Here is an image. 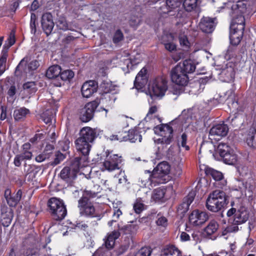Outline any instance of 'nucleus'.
Returning <instances> with one entry per match:
<instances>
[{
	"label": "nucleus",
	"mask_w": 256,
	"mask_h": 256,
	"mask_svg": "<svg viewBox=\"0 0 256 256\" xmlns=\"http://www.w3.org/2000/svg\"><path fill=\"white\" fill-rule=\"evenodd\" d=\"M196 66L191 60H184L174 68L170 72L172 82L182 86H185L188 81V74L193 72Z\"/></svg>",
	"instance_id": "obj_1"
},
{
	"label": "nucleus",
	"mask_w": 256,
	"mask_h": 256,
	"mask_svg": "<svg viewBox=\"0 0 256 256\" xmlns=\"http://www.w3.org/2000/svg\"><path fill=\"white\" fill-rule=\"evenodd\" d=\"M96 196V193L90 190L84 192L82 197L78 201V208L81 216L88 218H97L100 220L103 216L102 214L96 212L91 199Z\"/></svg>",
	"instance_id": "obj_2"
},
{
	"label": "nucleus",
	"mask_w": 256,
	"mask_h": 256,
	"mask_svg": "<svg viewBox=\"0 0 256 256\" xmlns=\"http://www.w3.org/2000/svg\"><path fill=\"white\" fill-rule=\"evenodd\" d=\"M96 130L90 127H84L81 130L80 136L75 141L77 150L82 154L81 156H86L88 158L91 148L90 144L96 138Z\"/></svg>",
	"instance_id": "obj_3"
},
{
	"label": "nucleus",
	"mask_w": 256,
	"mask_h": 256,
	"mask_svg": "<svg viewBox=\"0 0 256 256\" xmlns=\"http://www.w3.org/2000/svg\"><path fill=\"white\" fill-rule=\"evenodd\" d=\"M88 159L86 156L75 158L69 166H65L61 170L60 178L67 182H71L76 177L80 169L88 166Z\"/></svg>",
	"instance_id": "obj_4"
},
{
	"label": "nucleus",
	"mask_w": 256,
	"mask_h": 256,
	"mask_svg": "<svg viewBox=\"0 0 256 256\" xmlns=\"http://www.w3.org/2000/svg\"><path fill=\"white\" fill-rule=\"evenodd\" d=\"M228 203V196L225 192L217 190L209 194L206 202V207L212 212H218L224 208Z\"/></svg>",
	"instance_id": "obj_5"
},
{
	"label": "nucleus",
	"mask_w": 256,
	"mask_h": 256,
	"mask_svg": "<svg viewBox=\"0 0 256 256\" xmlns=\"http://www.w3.org/2000/svg\"><path fill=\"white\" fill-rule=\"evenodd\" d=\"M245 19L242 15L234 18L230 26V44L237 46L240 42L244 30Z\"/></svg>",
	"instance_id": "obj_6"
},
{
	"label": "nucleus",
	"mask_w": 256,
	"mask_h": 256,
	"mask_svg": "<svg viewBox=\"0 0 256 256\" xmlns=\"http://www.w3.org/2000/svg\"><path fill=\"white\" fill-rule=\"evenodd\" d=\"M170 166L166 162L158 164L152 172V182L162 184L169 181Z\"/></svg>",
	"instance_id": "obj_7"
},
{
	"label": "nucleus",
	"mask_w": 256,
	"mask_h": 256,
	"mask_svg": "<svg viewBox=\"0 0 256 256\" xmlns=\"http://www.w3.org/2000/svg\"><path fill=\"white\" fill-rule=\"evenodd\" d=\"M50 212L56 220H63L67 214V210L64 202L56 198H52L48 201Z\"/></svg>",
	"instance_id": "obj_8"
},
{
	"label": "nucleus",
	"mask_w": 256,
	"mask_h": 256,
	"mask_svg": "<svg viewBox=\"0 0 256 256\" xmlns=\"http://www.w3.org/2000/svg\"><path fill=\"white\" fill-rule=\"evenodd\" d=\"M232 208L227 212L228 217H233L232 220L237 224H240L246 222L249 218V212L245 206H241L240 208L236 205L234 202H231Z\"/></svg>",
	"instance_id": "obj_9"
},
{
	"label": "nucleus",
	"mask_w": 256,
	"mask_h": 256,
	"mask_svg": "<svg viewBox=\"0 0 256 256\" xmlns=\"http://www.w3.org/2000/svg\"><path fill=\"white\" fill-rule=\"evenodd\" d=\"M150 128L151 126H147L144 122H141L137 126L128 131V138L125 140H128L131 142H136L137 141L141 142L142 134H145L146 131Z\"/></svg>",
	"instance_id": "obj_10"
},
{
	"label": "nucleus",
	"mask_w": 256,
	"mask_h": 256,
	"mask_svg": "<svg viewBox=\"0 0 256 256\" xmlns=\"http://www.w3.org/2000/svg\"><path fill=\"white\" fill-rule=\"evenodd\" d=\"M168 90L167 82L161 77L155 78L150 87V92L156 96H162Z\"/></svg>",
	"instance_id": "obj_11"
},
{
	"label": "nucleus",
	"mask_w": 256,
	"mask_h": 256,
	"mask_svg": "<svg viewBox=\"0 0 256 256\" xmlns=\"http://www.w3.org/2000/svg\"><path fill=\"white\" fill-rule=\"evenodd\" d=\"M98 106L96 101L88 102L79 110L80 118L82 122L90 121L94 116V112Z\"/></svg>",
	"instance_id": "obj_12"
},
{
	"label": "nucleus",
	"mask_w": 256,
	"mask_h": 256,
	"mask_svg": "<svg viewBox=\"0 0 256 256\" xmlns=\"http://www.w3.org/2000/svg\"><path fill=\"white\" fill-rule=\"evenodd\" d=\"M122 162L121 156H118V154H108L103 162V168L104 170H107L108 172L118 170L120 169L119 165Z\"/></svg>",
	"instance_id": "obj_13"
},
{
	"label": "nucleus",
	"mask_w": 256,
	"mask_h": 256,
	"mask_svg": "<svg viewBox=\"0 0 256 256\" xmlns=\"http://www.w3.org/2000/svg\"><path fill=\"white\" fill-rule=\"evenodd\" d=\"M208 219V214L198 210H193L189 216L190 224L194 226L203 224Z\"/></svg>",
	"instance_id": "obj_14"
},
{
	"label": "nucleus",
	"mask_w": 256,
	"mask_h": 256,
	"mask_svg": "<svg viewBox=\"0 0 256 256\" xmlns=\"http://www.w3.org/2000/svg\"><path fill=\"white\" fill-rule=\"evenodd\" d=\"M228 132V127L224 122L214 125L209 132L208 138L212 140L216 139L215 136L222 137L226 136Z\"/></svg>",
	"instance_id": "obj_15"
},
{
	"label": "nucleus",
	"mask_w": 256,
	"mask_h": 256,
	"mask_svg": "<svg viewBox=\"0 0 256 256\" xmlns=\"http://www.w3.org/2000/svg\"><path fill=\"white\" fill-rule=\"evenodd\" d=\"M244 140L248 146L252 148L256 147V124H252V126L248 129L243 134Z\"/></svg>",
	"instance_id": "obj_16"
},
{
	"label": "nucleus",
	"mask_w": 256,
	"mask_h": 256,
	"mask_svg": "<svg viewBox=\"0 0 256 256\" xmlns=\"http://www.w3.org/2000/svg\"><path fill=\"white\" fill-rule=\"evenodd\" d=\"M41 24L44 31L47 36H48L51 33L54 26L52 15L50 13L43 14L42 17Z\"/></svg>",
	"instance_id": "obj_17"
},
{
	"label": "nucleus",
	"mask_w": 256,
	"mask_h": 256,
	"mask_svg": "<svg viewBox=\"0 0 256 256\" xmlns=\"http://www.w3.org/2000/svg\"><path fill=\"white\" fill-rule=\"evenodd\" d=\"M97 88L98 86L95 81L90 80L86 82L82 86V94L84 98H90L96 92Z\"/></svg>",
	"instance_id": "obj_18"
},
{
	"label": "nucleus",
	"mask_w": 256,
	"mask_h": 256,
	"mask_svg": "<svg viewBox=\"0 0 256 256\" xmlns=\"http://www.w3.org/2000/svg\"><path fill=\"white\" fill-rule=\"evenodd\" d=\"M148 81L146 70L143 68L136 75L134 82V86L138 90L142 89L147 84Z\"/></svg>",
	"instance_id": "obj_19"
},
{
	"label": "nucleus",
	"mask_w": 256,
	"mask_h": 256,
	"mask_svg": "<svg viewBox=\"0 0 256 256\" xmlns=\"http://www.w3.org/2000/svg\"><path fill=\"white\" fill-rule=\"evenodd\" d=\"M215 18L208 17L203 18L200 23V28L204 32L210 33L214 29L216 26Z\"/></svg>",
	"instance_id": "obj_20"
},
{
	"label": "nucleus",
	"mask_w": 256,
	"mask_h": 256,
	"mask_svg": "<svg viewBox=\"0 0 256 256\" xmlns=\"http://www.w3.org/2000/svg\"><path fill=\"white\" fill-rule=\"evenodd\" d=\"M174 123V121H172L168 124H162L159 126H157L154 128V132L155 133H156L158 132H160L162 133V132L163 134H161L162 136L173 134L174 130L172 126Z\"/></svg>",
	"instance_id": "obj_21"
},
{
	"label": "nucleus",
	"mask_w": 256,
	"mask_h": 256,
	"mask_svg": "<svg viewBox=\"0 0 256 256\" xmlns=\"http://www.w3.org/2000/svg\"><path fill=\"white\" fill-rule=\"evenodd\" d=\"M120 236V233L118 230H114L108 233L104 239L106 247L108 249L112 248L115 244V240Z\"/></svg>",
	"instance_id": "obj_22"
},
{
	"label": "nucleus",
	"mask_w": 256,
	"mask_h": 256,
	"mask_svg": "<svg viewBox=\"0 0 256 256\" xmlns=\"http://www.w3.org/2000/svg\"><path fill=\"white\" fill-rule=\"evenodd\" d=\"M152 174L149 173L148 175L144 174L139 178L138 182L140 186L142 187H154L158 186V184L152 182Z\"/></svg>",
	"instance_id": "obj_23"
},
{
	"label": "nucleus",
	"mask_w": 256,
	"mask_h": 256,
	"mask_svg": "<svg viewBox=\"0 0 256 256\" xmlns=\"http://www.w3.org/2000/svg\"><path fill=\"white\" fill-rule=\"evenodd\" d=\"M174 36L172 34H167L162 36V42L164 45L166 50L172 52L176 50V46L172 41L174 40Z\"/></svg>",
	"instance_id": "obj_24"
},
{
	"label": "nucleus",
	"mask_w": 256,
	"mask_h": 256,
	"mask_svg": "<svg viewBox=\"0 0 256 256\" xmlns=\"http://www.w3.org/2000/svg\"><path fill=\"white\" fill-rule=\"evenodd\" d=\"M196 196L194 191L190 192L188 196L184 198L182 203L178 206L179 210H182L183 212H186L190 206L193 202Z\"/></svg>",
	"instance_id": "obj_25"
},
{
	"label": "nucleus",
	"mask_w": 256,
	"mask_h": 256,
	"mask_svg": "<svg viewBox=\"0 0 256 256\" xmlns=\"http://www.w3.org/2000/svg\"><path fill=\"white\" fill-rule=\"evenodd\" d=\"M161 256H182L180 251L175 246L171 245L164 248L160 254Z\"/></svg>",
	"instance_id": "obj_26"
},
{
	"label": "nucleus",
	"mask_w": 256,
	"mask_h": 256,
	"mask_svg": "<svg viewBox=\"0 0 256 256\" xmlns=\"http://www.w3.org/2000/svg\"><path fill=\"white\" fill-rule=\"evenodd\" d=\"M30 110L24 107L16 109L14 112V118L15 120L20 121L24 120L26 116L30 114Z\"/></svg>",
	"instance_id": "obj_27"
},
{
	"label": "nucleus",
	"mask_w": 256,
	"mask_h": 256,
	"mask_svg": "<svg viewBox=\"0 0 256 256\" xmlns=\"http://www.w3.org/2000/svg\"><path fill=\"white\" fill-rule=\"evenodd\" d=\"M189 86L191 88L189 90V92L192 94H198L204 88V84L200 80L194 81L190 83Z\"/></svg>",
	"instance_id": "obj_28"
},
{
	"label": "nucleus",
	"mask_w": 256,
	"mask_h": 256,
	"mask_svg": "<svg viewBox=\"0 0 256 256\" xmlns=\"http://www.w3.org/2000/svg\"><path fill=\"white\" fill-rule=\"evenodd\" d=\"M22 194V190H19L15 195H12L10 197L6 200L8 205L11 207L16 206L21 200Z\"/></svg>",
	"instance_id": "obj_29"
},
{
	"label": "nucleus",
	"mask_w": 256,
	"mask_h": 256,
	"mask_svg": "<svg viewBox=\"0 0 256 256\" xmlns=\"http://www.w3.org/2000/svg\"><path fill=\"white\" fill-rule=\"evenodd\" d=\"M224 162L228 164L234 165L238 161V156L232 150L222 158Z\"/></svg>",
	"instance_id": "obj_30"
},
{
	"label": "nucleus",
	"mask_w": 256,
	"mask_h": 256,
	"mask_svg": "<svg viewBox=\"0 0 256 256\" xmlns=\"http://www.w3.org/2000/svg\"><path fill=\"white\" fill-rule=\"evenodd\" d=\"M218 228V223L214 220H211L204 228V232L208 236L214 234Z\"/></svg>",
	"instance_id": "obj_31"
},
{
	"label": "nucleus",
	"mask_w": 256,
	"mask_h": 256,
	"mask_svg": "<svg viewBox=\"0 0 256 256\" xmlns=\"http://www.w3.org/2000/svg\"><path fill=\"white\" fill-rule=\"evenodd\" d=\"M61 68L58 65L50 66L46 71V76L48 78H54L58 76L60 74Z\"/></svg>",
	"instance_id": "obj_32"
},
{
	"label": "nucleus",
	"mask_w": 256,
	"mask_h": 256,
	"mask_svg": "<svg viewBox=\"0 0 256 256\" xmlns=\"http://www.w3.org/2000/svg\"><path fill=\"white\" fill-rule=\"evenodd\" d=\"M16 42L15 38V32L12 30L10 32L8 38L6 41L4 46L2 52L8 53V50Z\"/></svg>",
	"instance_id": "obj_33"
},
{
	"label": "nucleus",
	"mask_w": 256,
	"mask_h": 256,
	"mask_svg": "<svg viewBox=\"0 0 256 256\" xmlns=\"http://www.w3.org/2000/svg\"><path fill=\"white\" fill-rule=\"evenodd\" d=\"M116 88L110 81L104 80L100 84V88L104 93L107 94L114 91Z\"/></svg>",
	"instance_id": "obj_34"
},
{
	"label": "nucleus",
	"mask_w": 256,
	"mask_h": 256,
	"mask_svg": "<svg viewBox=\"0 0 256 256\" xmlns=\"http://www.w3.org/2000/svg\"><path fill=\"white\" fill-rule=\"evenodd\" d=\"M232 150L228 144L220 142L218 145L216 152L219 154L220 156L222 158H223L226 154H227Z\"/></svg>",
	"instance_id": "obj_35"
},
{
	"label": "nucleus",
	"mask_w": 256,
	"mask_h": 256,
	"mask_svg": "<svg viewBox=\"0 0 256 256\" xmlns=\"http://www.w3.org/2000/svg\"><path fill=\"white\" fill-rule=\"evenodd\" d=\"M31 145L29 142L24 143L22 146V152L20 154L24 160H30L32 158V154L30 151Z\"/></svg>",
	"instance_id": "obj_36"
},
{
	"label": "nucleus",
	"mask_w": 256,
	"mask_h": 256,
	"mask_svg": "<svg viewBox=\"0 0 256 256\" xmlns=\"http://www.w3.org/2000/svg\"><path fill=\"white\" fill-rule=\"evenodd\" d=\"M245 188L246 189V195L248 198L252 197V194L256 188V183L255 181L250 179L248 182H246Z\"/></svg>",
	"instance_id": "obj_37"
},
{
	"label": "nucleus",
	"mask_w": 256,
	"mask_h": 256,
	"mask_svg": "<svg viewBox=\"0 0 256 256\" xmlns=\"http://www.w3.org/2000/svg\"><path fill=\"white\" fill-rule=\"evenodd\" d=\"M221 75L225 78L224 80L228 81L233 79L234 77V71L232 66H227L226 68L222 69Z\"/></svg>",
	"instance_id": "obj_38"
},
{
	"label": "nucleus",
	"mask_w": 256,
	"mask_h": 256,
	"mask_svg": "<svg viewBox=\"0 0 256 256\" xmlns=\"http://www.w3.org/2000/svg\"><path fill=\"white\" fill-rule=\"evenodd\" d=\"M166 190L160 188H156L154 190L152 194V200L156 202L162 200L165 194Z\"/></svg>",
	"instance_id": "obj_39"
},
{
	"label": "nucleus",
	"mask_w": 256,
	"mask_h": 256,
	"mask_svg": "<svg viewBox=\"0 0 256 256\" xmlns=\"http://www.w3.org/2000/svg\"><path fill=\"white\" fill-rule=\"evenodd\" d=\"M205 172L207 175L211 176L216 180V182L220 180V179L223 178V175L222 172L210 168H206Z\"/></svg>",
	"instance_id": "obj_40"
},
{
	"label": "nucleus",
	"mask_w": 256,
	"mask_h": 256,
	"mask_svg": "<svg viewBox=\"0 0 256 256\" xmlns=\"http://www.w3.org/2000/svg\"><path fill=\"white\" fill-rule=\"evenodd\" d=\"M23 89L25 92L31 94L35 93L37 90L36 82H28L24 83L23 85Z\"/></svg>",
	"instance_id": "obj_41"
},
{
	"label": "nucleus",
	"mask_w": 256,
	"mask_h": 256,
	"mask_svg": "<svg viewBox=\"0 0 256 256\" xmlns=\"http://www.w3.org/2000/svg\"><path fill=\"white\" fill-rule=\"evenodd\" d=\"M230 219L229 220V223L230 222ZM238 225V224H236L232 220V222L231 224H229L228 225L222 230V236H225L232 232H237L239 230Z\"/></svg>",
	"instance_id": "obj_42"
},
{
	"label": "nucleus",
	"mask_w": 256,
	"mask_h": 256,
	"mask_svg": "<svg viewBox=\"0 0 256 256\" xmlns=\"http://www.w3.org/2000/svg\"><path fill=\"white\" fill-rule=\"evenodd\" d=\"M141 22V16L140 14L137 15L132 14L130 18L129 24L131 27L136 29L140 24Z\"/></svg>",
	"instance_id": "obj_43"
},
{
	"label": "nucleus",
	"mask_w": 256,
	"mask_h": 256,
	"mask_svg": "<svg viewBox=\"0 0 256 256\" xmlns=\"http://www.w3.org/2000/svg\"><path fill=\"white\" fill-rule=\"evenodd\" d=\"M198 0H184L183 6L187 12H192L197 6Z\"/></svg>",
	"instance_id": "obj_44"
},
{
	"label": "nucleus",
	"mask_w": 256,
	"mask_h": 256,
	"mask_svg": "<svg viewBox=\"0 0 256 256\" xmlns=\"http://www.w3.org/2000/svg\"><path fill=\"white\" fill-rule=\"evenodd\" d=\"M187 136L184 133L180 138L178 140V144L180 148H182L185 150H188L190 147L186 144Z\"/></svg>",
	"instance_id": "obj_45"
},
{
	"label": "nucleus",
	"mask_w": 256,
	"mask_h": 256,
	"mask_svg": "<svg viewBox=\"0 0 256 256\" xmlns=\"http://www.w3.org/2000/svg\"><path fill=\"white\" fill-rule=\"evenodd\" d=\"M36 255V252L32 249L30 248H22L17 253L16 256H34ZM10 256H14L13 254H10Z\"/></svg>",
	"instance_id": "obj_46"
},
{
	"label": "nucleus",
	"mask_w": 256,
	"mask_h": 256,
	"mask_svg": "<svg viewBox=\"0 0 256 256\" xmlns=\"http://www.w3.org/2000/svg\"><path fill=\"white\" fill-rule=\"evenodd\" d=\"M152 252V249L149 246L142 247L134 254V256H150Z\"/></svg>",
	"instance_id": "obj_47"
},
{
	"label": "nucleus",
	"mask_w": 256,
	"mask_h": 256,
	"mask_svg": "<svg viewBox=\"0 0 256 256\" xmlns=\"http://www.w3.org/2000/svg\"><path fill=\"white\" fill-rule=\"evenodd\" d=\"M166 2L172 12L177 10L181 4L180 0H166Z\"/></svg>",
	"instance_id": "obj_48"
},
{
	"label": "nucleus",
	"mask_w": 256,
	"mask_h": 256,
	"mask_svg": "<svg viewBox=\"0 0 256 256\" xmlns=\"http://www.w3.org/2000/svg\"><path fill=\"white\" fill-rule=\"evenodd\" d=\"M2 56L0 58V76L6 70V64L8 57V53L2 52Z\"/></svg>",
	"instance_id": "obj_49"
},
{
	"label": "nucleus",
	"mask_w": 256,
	"mask_h": 256,
	"mask_svg": "<svg viewBox=\"0 0 256 256\" xmlns=\"http://www.w3.org/2000/svg\"><path fill=\"white\" fill-rule=\"evenodd\" d=\"M74 76V72L70 70H65L63 72H60V76L63 80H67L72 78Z\"/></svg>",
	"instance_id": "obj_50"
},
{
	"label": "nucleus",
	"mask_w": 256,
	"mask_h": 256,
	"mask_svg": "<svg viewBox=\"0 0 256 256\" xmlns=\"http://www.w3.org/2000/svg\"><path fill=\"white\" fill-rule=\"evenodd\" d=\"M144 204L141 199H137L134 205V209L136 214H140L144 210Z\"/></svg>",
	"instance_id": "obj_51"
},
{
	"label": "nucleus",
	"mask_w": 256,
	"mask_h": 256,
	"mask_svg": "<svg viewBox=\"0 0 256 256\" xmlns=\"http://www.w3.org/2000/svg\"><path fill=\"white\" fill-rule=\"evenodd\" d=\"M140 62L141 59L140 58V56L138 55V58L134 60H126L125 63L127 65V68L128 69H132L133 66L140 63Z\"/></svg>",
	"instance_id": "obj_52"
},
{
	"label": "nucleus",
	"mask_w": 256,
	"mask_h": 256,
	"mask_svg": "<svg viewBox=\"0 0 256 256\" xmlns=\"http://www.w3.org/2000/svg\"><path fill=\"white\" fill-rule=\"evenodd\" d=\"M157 110H158V108L156 106H151L149 109V110L146 114V117L144 118V120L142 121V122H144V124H145L146 126H149L148 124V120L150 118L152 114L156 113V112Z\"/></svg>",
	"instance_id": "obj_53"
},
{
	"label": "nucleus",
	"mask_w": 256,
	"mask_h": 256,
	"mask_svg": "<svg viewBox=\"0 0 256 256\" xmlns=\"http://www.w3.org/2000/svg\"><path fill=\"white\" fill-rule=\"evenodd\" d=\"M226 101L228 104L234 103L235 100L234 90L233 89H230L228 90L226 93Z\"/></svg>",
	"instance_id": "obj_54"
},
{
	"label": "nucleus",
	"mask_w": 256,
	"mask_h": 256,
	"mask_svg": "<svg viewBox=\"0 0 256 256\" xmlns=\"http://www.w3.org/2000/svg\"><path fill=\"white\" fill-rule=\"evenodd\" d=\"M56 25L60 30H66L68 29V24L64 18H60L56 22Z\"/></svg>",
	"instance_id": "obj_55"
},
{
	"label": "nucleus",
	"mask_w": 256,
	"mask_h": 256,
	"mask_svg": "<svg viewBox=\"0 0 256 256\" xmlns=\"http://www.w3.org/2000/svg\"><path fill=\"white\" fill-rule=\"evenodd\" d=\"M65 158V156L64 154L60 152H58L55 156V158L54 161L52 162V165L56 166L59 164Z\"/></svg>",
	"instance_id": "obj_56"
},
{
	"label": "nucleus",
	"mask_w": 256,
	"mask_h": 256,
	"mask_svg": "<svg viewBox=\"0 0 256 256\" xmlns=\"http://www.w3.org/2000/svg\"><path fill=\"white\" fill-rule=\"evenodd\" d=\"M36 15L32 13L30 16V27L31 28V32L32 34H34L36 32Z\"/></svg>",
	"instance_id": "obj_57"
},
{
	"label": "nucleus",
	"mask_w": 256,
	"mask_h": 256,
	"mask_svg": "<svg viewBox=\"0 0 256 256\" xmlns=\"http://www.w3.org/2000/svg\"><path fill=\"white\" fill-rule=\"evenodd\" d=\"M70 142L68 140L60 141L58 142L59 148L62 151H67L70 148Z\"/></svg>",
	"instance_id": "obj_58"
},
{
	"label": "nucleus",
	"mask_w": 256,
	"mask_h": 256,
	"mask_svg": "<svg viewBox=\"0 0 256 256\" xmlns=\"http://www.w3.org/2000/svg\"><path fill=\"white\" fill-rule=\"evenodd\" d=\"M30 58L28 56H25L20 62L19 64L16 68V72L20 70L30 60Z\"/></svg>",
	"instance_id": "obj_59"
},
{
	"label": "nucleus",
	"mask_w": 256,
	"mask_h": 256,
	"mask_svg": "<svg viewBox=\"0 0 256 256\" xmlns=\"http://www.w3.org/2000/svg\"><path fill=\"white\" fill-rule=\"evenodd\" d=\"M237 171L242 176H246L249 172L248 167L242 165L239 166L237 167Z\"/></svg>",
	"instance_id": "obj_60"
},
{
	"label": "nucleus",
	"mask_w": 256,
	"mask_h": 256,
	"mask_svg": "<svg viewBox=\"0 0 256 256\" xmlns=\"http://www.w3.org/2000/svg\"><path fill=\"white\" fill-rule=\"evenodd\" d=\"M173 140V134L168 135V136H162V146H167L170 144Z\"/></svg>",
	"instance_id": "obj_61"
},
{
	"label": "nucleus",
	"mask_w": 256,
	"mask_h": 256,
	"mask_svg": "<svg viewBox=\"0 0 256 256\" xmlns=\"http://www.w3.org/2000/svg\"><path fill=\"white\" fill-rule=\"evenodd\" d=\"M158 12L161 14H170V12H172L170 10V8H168V6H167L166 2H164L163 4L160 7Z\"/></svg>",
	"instance_id": "obj_62"
},
{
	"label": "nucleus",
	"mask_w": 256,
	"mask_h": 256,
	"mask_svg": "<svg viewBox=\"0 0 256 256\" xmlns=\"http://www.w3.org/2000/svg\"><path fill=\"white\" fill-rule=\"evenodd\" d=\"M16 88L14 84L9 86L7 92V94L8 95V98H11L12 99H14V97L16 93Z\"/></svg>",
	"instance_id": "obj_63"
},
{
	"label": "nucleus",
	"mask_w": 256,
	"mask_h": 256,
	"mask_svg": "<svg viewBox=\"0 0 256 256\" xmlns=\"http://www.w3.org/2000/svg\"><path fill=\"white\" fill-rule=\"evenodd\" d=\"M123 38V34L120 30H117L114 34L113 41L114 43H118Z\"/></svg>",
	"instance_id": "obj_64"
}]
</instances>
